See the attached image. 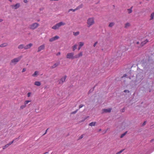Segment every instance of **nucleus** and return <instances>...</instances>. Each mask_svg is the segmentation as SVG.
I'll return each mask as SVG.
<instances>
[{
  "label": "nucleus",
  "mask_w": 154,
  "mask_h": 154,
  "mask_svg": "<svg viewBox=\"0 0 154 154\" xmlns=\"http://www.w3.org/2000/svg\"><path fill=\"white\" fill-rule=\"evenodd\" d=\"M11 6L13 9H17L20 7V4L19 3H17L15 5H11Z\"/></svg>",
  "instance_id": "nucleus-7"
},
{
  "label": "nucleus",
  "mask_w": 154,
  "mask_h": 154,
  "mask_svg": "<svg viewBox=\"0 0 154 154\" xmlns=\"http://www.w3.org/2000/svg\"><path fill=\"white\" fill-rule=\"evenodd\" d=\"M32 46V44L29 43V44L27 45L24 47V49L26 50L29 49Z\"/></svg>",
  "instance_id": "nucleus-12"
},
{
  "label": "nucleus",
  "mask_w": 154,
  "mask_h": 154,
  "mask_svg": "<svg viewBox=\"0 0 154 154\" xmlns=\"http://www.w3.org/2000/svg\"><path fill=\"white\" fill-rule=\"evenodd\" d=\"M79 46L82 47L84 45V43L83 42H79Z\"/></svg>",
  "instance_id": "nucleus-29"
},
{
  "label": "nucleus",
  "mask_w": 154,
  "mask_h": 154,
  "mask_svg": "<svg viewBox=\"0 0 154 154\" xmlns=\"http://www.w3.org/2000/svg\"><path fill=\"white\" fill-rule=\"evenodd\" d=\"M39 26V24L37 23H34L29 25V28L32 30L37 29Z\"/></svg>",
  "instance_id": "nucleus-4"
},
{
  "label": "nucleus",
  "mask_w": 154,
  "mask_h": 154,
  "mask_svg": "<svg viewBox=\"0 0 154 154\" xmlns=\"http://www.w3.org/2000/svg\"><path fill=\"white\" fill-rule=\"evenodd\" d=\"M39 20H38V21H39Z\"/></svg>",
  "instance_id": "nucleus-54"
},
{
  "label": "nucleus",
  "mask_w": 154,
  "mask_h": 154,
  "mask_svg": "<svg viewBox=\"0 0 154 154\" xmlns=\"http://www.w3.org/2000/svg\"><path fill=\"white\" fill-rule=\"evenodd\" d=\"M81 47H80V46H79V48H78V50H80V49H81Z\"/></svg>",
  "instance_id": "nucleus-46"
},
{
  "label": "nucleus",
  "mask_w": 154,
  "mask_h": 154,
  "mask_svg": "<svg viewBox=\"0 0 154 154\" xmlns=\"http://www.w3.org/2000/svg\"><path fill=\"white\" fill-rule=\"evenodd\" d=\"M97 42H95L94 43V45H93V46L94 47H95L96 45L97 44Z\"/></svg>",
  "instance_id": "nucleus-41"
},
{
  "label": "nucleus",
  "mask_w": 154,
  "mask_h": 154,
  "mask_svg": "<svg viewBox=\"0 0 154 154\" xmlns=\"http://www.w3.org/2000/svg\"><path fill=\"white\" fill-rule=\"evenodd\" d=\"M74 54L72 52L68 53L67 54L66 56V58L69 59H73L75 58V56H74Z\"/></svg>",
  "instance_id": "nucleus-5"
},
{
  "label": "nucleus",
  "mask_w": 154,
  "mask_h": 154,
  "mask_svg": "<svg viewBox=\"0 0 154 154\" xmlns=\"http://www.w3.org/2000/svg\"><path fill=\"white\" fill-rule=\"evenodd\" d=\"M66 24V23L63 22H61L56 24L52 27V28L54 29H57L62 26H64Z\"/></svg>",
  "instance_id": "nucleus-3"
},
{
  "label": "nucleus",
  "mask_w": 154,
  "mask_h": 154,
  "mask_svg": "<svg viewBox=\"0 0 154 154\" xmlns=\"http://www.w3.org/2000/svg\"><path fill=\"white\" fill-rule=\"evenodd\" d=\"M78 110V109H77L76 110L74 111H73V112H72L71 113V114H75L76 113L77 111Z\"/></svg>",
  "instance_id": "nucleus-33"
},
{
  "label": "nucleus",
  "mask_w": 154,
  "mask_h": 154,
  "mask_svg": "<svg viewBox=\"0 0 154 154\" xmlns=\"http://www.w3.org/2000/svg\"><path fill=\"white\" fill-rule=\"evenodd\" d=\"M82 5H81L79 6H78L77 8H79V9L80 8H82Z\"/></svg>",
  "instance_id": "nucleus-37"
},
{
  "label": "nucleus",
  "mask_w": 154,
  "mask_h": 154,
  "mask_svg": "<svg viewBox=\"0 0 154 154\" xmlns=\"http://www.w3.org/2000/svg\"><path fill=\"white\" fill-rule=\"evenodd\" d=\"M48 129H47L46 131H45V132L44 134H43V135H45V134H46V133H47V130H48Z\"/></svg>",
  "instance_id": "nucleus-48"
},
{
  "label": "nucleus",
  "mask_w": 154,
  "mask_h": 154,
  "mask_svg": "<svg viewBox=\"0 0 154 154\" xmlns=\"http://www.w3.org/2000/svg\"><path fill=\"white\" fill-rule=\"evenodd\" d=\"M79 33H80V32L79 31H78V32H73V35L75 36H77V35H78L79 34Z\"/></svg>",
  "instance_id": "nucleus-24"
},
{
  "label": "nucleus",
  "mask_w": 154,
  "mask_h": 154,
  "mask_svg": "<svg viewBox=\"0 0 154 154\" xmlns=\"http://www.w3.org/2000/svg\"><path fill=\"white\" fill-rule=\"evenodd\" d=\"M31 94V92H29V93H28V94H27V97H29L30 96Z\"/></svg>",
  "instance_id": "nucleus-36"
},
{
  "label": "nucleus",
  "mask_w": 154,
  "mask_h": 154,
  "mask_svg": "<svg viewBox=\"0 0 154 154\" xmlns=\"http://www.w3.org/2000/svg\"><path fill=\"white\" fill-rule=\"evenodd\" d=\"M79 8H76L75 9H70L69 10V11H73L74 12V11H75L79 9Z\"/></svg>",
  "instance_id": "nucleus-32"
},
{
  "label": "nucleus",
  "mask_w": 154,
  "mask_h": 154,
  "mask_svg": "<svg viewBox=\"0 0 154 154\" xmlns=\"http://www.w3.org/2000/svg\"><path fill=\"white\" fill-rule=\"evenodd\" d=\"M94 18L93 17H91L88 18L87 22V26L88 27H90L91 26L94 24Z\"/></svg>",
  "instance_id": "nucleus-2"
},
{
  "label": "nucleus",
  "mask_w": 154,
  "mask_h": 154,
  "mask_svg": "<svg viewBox=\"0 0 154 154\" xmlns=\"http://www.w3.org/2000/svg\"><path fill=\"white\" fill-rule=\"evenodd\" d=\"M101 131V129H100L99 130V131Z\"/></svg>",
  "instance_id": "nucleus-52"
},
{
  "label": "nucleus",
  "mask_w": 154,
  "mask_h": 154,
  "mask_svg": "<svg viewBox=\"0 0 154 154\" xmlns=\"http://www.w3.org/2000/svg\"><path fill=\"white\" fill-rule=\"evenodd\" d=\"M127 131H126L124 133H123V134H122L120 136V138H122L123 137H124L126 135V134H127Z\"/></svg>",
  "instance_id": "nucleus-31"
},
{
  "label": "nucleus",
  "mask_w": 154,
  "mask_h": 154,
  "mask_svg": "<svg viewBox=\"0 0 154 154\" xmlns=\"http://www.w3.org/2000/svg\"><path fill=\"white\" fill-rule=\"evenodd\" d=\"M60 52H58L57 54V55H60Z\"/></svg>",
  "instance_id": "nucleus-45"
},
{
  "label": "nucleus",
  "mask_w": 154,
  "mask_h": 154,
  "mask_svg": "<svg viewBox=\"0 0 154 154\" xmlns=\"http://www.w3.org/2000/svg\"><path fill=\"white\" fill-rule=\"evenodd\" d=\"M88 117V116H87V117H86L85 118H84V119H83L82 120L79 121L80 123H81L82 122H83L85 121V120Z\"/></svg>",
  "instance_id": "nucleus-30"
},
{
  "label": "nucleus",
  "mask_w": 154,
  "mask_h": 154,
  "mask_svg": "<svg viewBox=\"0 0 154 154\" xmlns=\"http://www.w3.org/2000/svg\"><path fill=\"white\" fill-rule=\"evenodd\" d=\"M34 85L39 86L41 85V83L40 82L36 81L34 82Z\"/></svg>",
  "instance_id": "nucleus-16"
},
{
  "label": "nucleus",
  "mask_w": 154,
  "mask_h": 154,
  "mask_svg": "<svg viewBox=\"0 0 154 154\" xmlns=\"http://www.w3.org/2000/svg\"><path fill=\"white\" fill-rule=\"evenodd\" d=\"M127 76V74H125L122 77V78L123 77H126Z\"/></svg>",
  "instance_id": "nucleus-43"
},
{
  "label": "nucleus",
  "mask_w": 154,
  "mask_h": 154,
  "mask_svg": "<svg viewBox=\"0 0 154 154\" xmlns=\"http://www.w3.org/2000/svg\"><path fill=\"white\" fill-rule=\"evenodd\" d=\"M8 44L6 43H5L0 45V47L1 48L7 46L8 45Z\"/></svg>",
  "instance_id": "nucleus-18"
},
{
  "label": "nucleus",
  "mask_w": 154,
  "mask_h": 154,
  "mask_svg": "<svg viewBox=\"0 0 154 154\" xmlns=\"http://www.w3.org/2000/svg\"><path fill=\"white\" fill-rule=\"evenodd\" d=\"M38 75V72L37 71H35L34 72V73L32 74V76L33 77L37 76Z\"/></svg>",
  "instance_id": "nucleus-15"
},
{
  "label": "nucleus",
  "mask_w": 154,
  "mask_h": 154,
  "mask_svg": "<svg viewBox=\"0 0 154 154\" xmlns=\"http://www.w3.org/2000/svg\"><path fill=\"white\" fill-rule=\"evenodd\" d=\"M31 101L30 100H26L24 102V105L26 106V105Z\"/></svg>",
  "instance_id": "nucleus-25"
},
{
  "label": "nucleus",
  "mask_w": 154,
  "mask_h": 154,
  "mask_svg": "<svg viewBox=\"0 0 154 154\" xmlns=\"http://www.w3.org/2000/svg\"><path fill=\"white\" fill-rule=\"evenodd\" d=\"M26 107V106L24 105H21L20 107V109H22L25 108Z\"/></svg>",
  "instance_id": "nucleus-28"
},
{
  "label": "nucleus",
  "mask_w": 154,
  "mask_h": 154,
  "mask_svg": "<svg viewBox=\"0 0 154 154\" xmlns=\"http://www.w3.org/2000/svg\"><path fill=\"white\" fill-rule=\"evenodd\" d=\"M24 47L25 46L21 44L18 46V48L20 49H22L23 48L24 49Z\"/></svg>",
  "instance_id": "nucleus-17"
},
{
  "label": "nucleus",
  "mask_w": 154,
  "mask_h": 154,
  "mask_svg": "<svg viewBox=\"0 0 154 154\" xmlns=\"http://www.w3.org/2000/svg\"><path fill=\"white\" fill-rule=\"evenodd\" d=\"M124 91L125 93H126V92L129 93V91L128 90H125Z\"/></svg>",
  "instance_id": "nucleus-39"
},
{
  "label": "nucleus",
  "mask_w": 154,
  "mask_h": 154,
  "mask_svg": "<svg viewBox=\"0 0 154 154\" xmlns=\"http://www.w3.org/2000/svg\"><path fill=\"white\" fill-rule=\"evenodd\" d=\"M146 121L144 122V123L143 124V125H145L146 123Z\"/></svg>",
  "instance_id": "nucleus-47"
},
{
  "label": "nucleus",
  "mask_w": 154,
  "mask_h": 154,
  "mask_svg": "<svg viewBox=\"0 0 154 154\" xmlns=\"http://www.w3.org/2000/svg\"><path fill=\"white\" fill-rule=\"evenodd\" d=\"M23 2L25 3H26L28 2V1L27 0H23Z\"/></svg>",
  "instance_id": "nucleus-42"
},
{
  "label": "nucleus",
  "mask_w": 154,
  "mask_h": 154,
  "mask_svg": "<svg viewBox=\"0 0 154 154\" xmlns=\"http://www.w3.org/2000/svg\"><path fill=\"white\" fill-rule=\"evenodd\" d=\"M148 41L147 39H146L144 41L141 42V44L138 46H137V47L138 48L142 47L143 46L146 44L148 42Z\"/></svg>",
  "instance_id": "nucleus-8"
},
{
  "label": "nucleus",
  "mask_w": 154,
  "mask_h": 154,
  "mask_svg": "<svg viewBox=\"0 0 154 154\" xmlns=\"http://www.w3.org/2000/svg\"><path fill=\"white\" fill-rule=\"evenodd\" d=\"M154 17V12L152 13L150 15V20H151L153 19Z\"/></svg>",
  "instance_id": "nucleus-22"
},
{
  "label": "nucleus",
  "mask_w": 154,
  "mask_h": 154,
  "mask_svg": "<svg viewBox=\"0 0 154 154\" xmlns=\"http://www.w3.org/2000/svg\"><path fill=\"white\" fill-rule=\"evenodd\" d=\"M3 21V20L2 19H0V22H2Z\"/></svg>",
  "instance_id": "nucleus-49"
},
{
  "label": "nucleus",
  "mask_w": 154,
  "mask_h": 154,
  "mask_svg": "<svg viewBox=\"0 0 154 154\" xmlns=\"http://www.w3.org/2000/svg\"><path fill=\"white\" fill-rule=\"evenodd\" d=\"M67 78V76L65 75L61 78L59 80V83L60 84H62L65 82V80Z\"/></svg>",
  "instance_id": "nucleus-6"
},
{
  "label": "nucleus",
  "mask_w": 154,
  "mask_h": 154,
  "mask_svg": "<svg viewBox=\"0 0 154 154\" xmlns=\"http://www.w3.org/2000/svg\"><path fill=\"white\" fill-rule=\"evenodd\" d=\"M83 53L82 52H81L79 53L77 55H76L75 56V58H79L82 56Z\"/></svg>",
  "instance_id": "nucleus-13"
},
{
  "label": "nucleus",
  "mask_w": 154,
  "mask_h": 154,
  "mask_svg": "<svg viewBox=\"0 0 154 154\" xmlns=\"http://www.w3.org/2000/svg\"><path fill=\"white\" fill-rule=\"evenodd\" d=\"M9 146V144H6V145H5V146H3L2 148L3 149H6V148L8 147Z\"/></svg>",
  "instance_id": "nucleus-27"
},
{
  "label": "nucleus",
  "mask_w": 154,
  "mask_h": 154,
  "mask_svg": "<svg viewBox=\"0 0 154 154\" xmlns=\"http://www.w3.org/2000/svg\"><path fill=\"white\" fill-rule=\"evenodd\" d=\"M26 71V68H23L22 70V72H25Z\"/></svg>",
  "instance_id": "nucleus-38"
},
{
  "label": "nucleus",
  "mask_w": 154,
  "mask_h": 154,
  "mask_svg": "<svg viewBox=\"0 0 154 154\" xmlns=\"http://www.w3.org/2000/svg\"><path fill=\"white\" fill-rule=\"evenodd\" d=\"M45 47V45L44 44L41 45L38 48V52H39L41 51L44 50Z\"/></svg>",
  "instance_id": "nucleus-9"
},
{
  "label": "nucleus",
  "mask_w": 154,
  "mask_h": 154,
  "mask_svg": "<svg viewBox=\"0 0 154 154\" xmlns=\"http://www.w3.org/2000/svg\"><path fill=\"white\" fill-rule=\"evenodd\" d=\"M84 106V105L83 104H80L79 106V108L80 109Z\"/></svg>",
  "instance_id": "nucleus-34"
},
{
  "label": "nucleus",
  "mask_w": 154,
  "mask_h": 154,
  "mask_svg": "<svg viewBox=\"0 0 154 154\" xmlns=\"http://www.w3.org/2000/svg\"><path fill=\"white\" fill-rule=\"evenodd\" d=\"M131 25V24L129 23H126L125 25V27L126 28H128Z\"/></svg>",
  "instance_id": "nucleus-20"
},
{
  "label": "nucleus",
  "mask_w": 154,
  "mask_h": 154,
  "mask_svg": "<svg viewBox=\"0 0 154 154\" xmlns=\"http://www.w3.org/2000/svg\"><path fill=\"white\" fill-rule=\"evenodd\" d=\"M9 1H10L11 2V0H9Z\"/></svg>",
  "instance_id": "nucleus-53"
},
{
  "label": "nucleus",
  "mask_w": 154,
  "mask_h": 154,
  "mask_svg": "<svg viewBox=\"0 0 154 154\" xmlns=\"http://www.w3.org/2000/svg\"><path fill=\"white\" fill-rule=\"evenodd\" d=\"M140 43L139 42H136L135 44L136 45H139Z\"/></svg>",
  "instance_id": "nucleus-44"
},
{
  "label": "nucleus",
  "mask_w": 154,
  "mask_h": 154,
  "mask_svg": "<svg viewBox=\"0 0 154 154\" xmlns=\"http://www.w3.org/2000/svg\"><path fill=\"white\" fill-rule=\"evenodd\" d=\"M60 64V63L59 62L56 63L54 64L53 66H51V68L52 69L55 68L57 67Z\"/></svg>",
  "instance_id": "nucleus-14"
},
{
  "label": "nucleus",
  "mask_w": 154,
  "mask_h": 154,
  "mask_svg": "<svg viewBox=\"0 0 154 154\" xmlns=\"http://www.w3.org/2000/svg\"><path fill=\"white\" fill-rule=\"evenodd\" d=\"M114 23L113 22H111L109 23V27H112L114 26Z\"/></svg>",
  "instance_id": "nucleus-26"
},
{
  "label": "nucleus",
  "mask_w": 154,
  "mask_h": 154,
  "mask_svg": "<svg viewBox=\"0 0 154 154\" xmlns=\"http://www.w3.org/2000/svg\"><path fill=\"white\" fill-rule=\"evenodd\" d=\"M48 152H46L45 153H44L43 154H48Z\"/></svg>",
  "instance_id": "nucleus-51"
},
{
  "label": "nucleus",
  "mask_w": 154,
  "mask_h": 154,
  "mask_svg": "<svg viewBox=\"0 0 154 154\" xmlns=\"http://www.w3.org/2000/svg\"><path fill=\"white\" fill-rule=\"evenodd\" d=\"M83 135H84L83 134H82V135H81V136L79 137V139H82L83 137Z\"/></svg>",
  "instance_id": "nucleus-40"
},
{
  "label": "nucleus",
  "mask_w": 154,
  "mask_h": 154,
  "mask_svg": "<svg viewBox=\"0 0 154 154\" xmlns=\"http://www.w3.org/2000/svg\"><path fill=\"white\" fill-rule=\"evenodd\" d=\"M122 151H123V150H121L119 152V153H121V152H122Z\"/></svg>",
  "instance_id": "nucleus-50"
},
{
  "label": "nucleus",
  "mask_w": 154,
  "mask_h": 154,
  "mask_svg": "<svg viewBox=\"0 0 154 154\" xmlns=\"http://www.w3.org/2000/svg\"><path fill=\"white\" fill-rule=\"evenodd\" d=\"M132 8H133V7H131V8H130L128 9L127 10H128V14H130L132 12Z\"/></svg>",
  "instance_id": "nucleus-23"
},
{
  "label": "nucleus",
  "mask_w": 154,
  "mask_h": 154,
  "mask_svg": "<svg viewBox=\"0 0 154 154\" xmlns=\"http://www.w3.org/2000/svg\"><path fill=\"white\" fill-rule=\"evenodd\" d=\"M77 44H75L72 47V51H74L77 48Z\"/></svg>",
  "instance_id": "nucleus-21"
},
{
  "label": "nucleus",
  "mask_w": 154,
  "mask_h": 154,
  "mask_svg": "<svg viewBox=\"0 0 154 154\" xmlns=\"http://www.w3.org/2000/svg\"><path fill=\"white\" fill-rule=\"evenodd\" d=\"M59 38V36L56 35L54 37L50 38L49 39V41L50 42H53L55 40L58 39Z\"/></svg>",
  "instance_id": "nucleus-10"
},
{
  "label": "nucleus",
  "mask_w": 154,
  "mask_h": 154,
  "mask_svg": "<svg viewBox=\"0 0 154 154\" xmlns=\"http://www.w3.org/2000/svg\"><path fill=\"white\" fill-rule=\"evenodd\" d=\"M22 56H20L19 57L14 58L11 60L10 63V65H16L18 62L22 58Z\"/></svg>",
  "instance_id": "nucleus-1"
},
{
  "label": "nucleus",
  "mask_w": 154,
  "mask_h": 154,
  "mask_svg": "<svg viewBox=\"0 0 154 154\" xmlns=\"http://www.w3.org/2000/svg\"><path fill=\"white\" fill-rule=\"evenodd\" d=\"M112 110V109L109 108L107 109H103L102 110V113L110 112Z\"/></svg>",
  "instance_id": "nucleus-11"
},
{
  "label": "nucleus",
  "mask_w": 154,
  "mask_h": 154,
  "mask_svg": "<svg viewBox=\"0 0 154 154\" xmlns=\"http://www.w3.org/2000/svg\"><path fill=\"white\" fill-rule=\"evenodd\" d=\"M96 122H92L90 123L89 125L91 126H95L96 125Z\"/></svg>",
  "instance_id": "nucleus-19"
},
{
  "label": "nucleus",
  "mask_w": 154,
  "mask_h": 154,
  "mask_svg": "<svg viewBox=\"0 0 154 154\" xmlns=\"http://www.w3.org/2000/svg\"><path fill=\"white\" fill-rule=\"evenodd\" d=\"M14 140H13L11 142H10V143H8V144H9V145H10L11 144L14 142Z\"/></svg>",
  "instance_id": "nucleus-35"
}]
</instances>
